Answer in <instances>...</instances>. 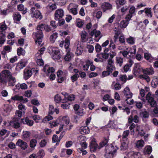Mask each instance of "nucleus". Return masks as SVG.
<instances>
[{
    "instance_id": "1",
    "label": "nucleus",
    "mask_w": 158,
    "mask_h": 158,
    "mask_svg": "<svg viewBox=\"0 0 158 158\" xmlns=\"http://www.w3.org/2000/svg\"><path fill=\"white\" fill-rule=\"evenodd\" d=\"M7 82L9 86H13L15 85L16 80L10 72L8 70H4L0 73V83H4Z\"/></svg>"
},
{
    "instance_id": "2",
    "label": "nucleus",
    "mask_w": 158,
    "mask_h": 158,
    "mask_svg": "<svg viewBox=\"0 0 158 158\" xmlns=\"http://www.w3.org/2000/svg\"><path fill=\"white\" fill-rule=\"evenodd\" d=\"M116 149H115L113 146H106L105 148L106 153L105 154V158H113L114 154L116 152L118 148L115 146Z\"/></svg>"
},
{
    "instance_id": "3",
    "label": "nucleus",
    "mask_w": 158,
    "mask_h": 158,
    "mask_svg": "<svg viewBox=\"0 0 158 158\" xmlns=\"http://www.w3.org/2000/svg\"><path fill=\"white\" fill-rule=\"evenodd\" d=\"M36 32H34L32 35L36 39L35 42L36 44L40 45L42 42V39L43 38L44 35L42 31L41 30H38Z\"/></svg>"
},
{
    "instance_id": "4",
    "label": "nucleus",
    "mask_w": 158,
    "mask_h": 158,
    "mask_svg": "<svg viewBox=\"0 0 158 158\" xmlns=\"http://www.w3.org/2000/svg\"><path fill=\"white\" fill-rule=\"evenodd\" d=\"M30 13L32 17H35L36 19H41L43 16L40 11L34 7H32L30 10Z\"/></svg>"
},
{
    "instance_id": "5",
    "label": "nucleus",
    "mask_w": 158,
    "mask_h": 158,
    "mask_svg": "<svg viewBox=\"0 0 158 158\" xmlns=\"http://www.w3.org/2000/svg\"><path fill=\"white\" fill-rule=\"evenodd\" d=\"M146 98L145 100L147 101L148 102L152 107H155L156 106V102L151 93H148L146 96Z\"/></svg>"
},
{
    "instance_id": "6",
    "label": "nucleus",
    "mask_w": 158,
    "mask_h": 158,
    "mask_svg": "<svg viewBox=\"0 0 158 158\" xmlns=\"http://www.w3.org/2000/svg\"><path fill=\"white\" fill-rule=\"evenodd\" d=\"M36 29L37 30H41L42 31L44 30L47 32H49L52 30L50 26L43 23L38 25L36 27Z\"/></svg>"
},
{
    "instance_id": "7",
    "label": "nucleus",
    "mask_w": 158,
    "mask_h": 158,
    "mask_svg": "<svg viewBox=\"0 0 158 158\" xmlns=\"http://www.w3.org/2000/svg\"><path fill=\"white\" fill-rule=\"evenodd\" d=\"M64 12L63 9H59L56 10L54 14L55 20H58L61 19L64 16Z\"/></svg>"
},
{
    "instance_id": "8",
    "label": "nucleus",
    "mask_w": 158,
    "mask_h": 158,
    "mask_svg": "<svg viewBox=\"0 0 158 158\" xmlns=\"http://www.w3.org/2000/svg\"><path fill=\"white\" fill-rule=\"evenodd\" d=\"M53 53L52 58L55 60H59L61 58V55L59 50L56 49H54L52 50Z\"/></svg>"
},
{
    "instance_id": "9",
    "label": "nucleus",
    "mask_w": 158,
    "mask_h": 158,
    "mask_svg": "<svg viewBox=\"0 0 158 158\" xmlns=\"http://www.w3.org/2000/svg\"><path fill=\"white\" fill-rule=\"evenodd\" d=\"M17 146L20 147L23 150H25L28 147L27 144L26 142H24L21 139H19L16 143Z\"/></svg>"
},
{
    "instance_id": "10",
    "label": "nucleus",
    "mask_w": 158,
    "mask_h": 158,
    "mask_svg": "<svg viewBox=\"0 0 158 158\" xmlns=\"http://www.w3.org/2000/svg\"><path fill=\"white\" fill-rule=\"evenodd\" d=\"M12 99L14 100H19L21 102H22L23 103H25L28 102V99L26 98H24L22 96H19L18 95H15L14 97H12Z\"/></svg>"
},
{
    "instance_id": "11",
    "label": "nucleus",
    "mask_w": 158,
    "mask_h": 158,
    "mask_svg": "<svg viewBox=\"0 0 158 158\" xmlns=\"http://www.w3.org/2000/svg\"><path fill=\"white\" fill-rule=\"evenodd\" d=\"M124 95L128 99L131 98L132 96V94L130 92V89L129 87H127L124 90Z\"/></svg>"
},
{
    "instance_id": "12",
    "label": "nucleus",
    "mask_w": 158,
    "mask_h": 158,
    "mask_svg": "<svg viewBox=\"0 0 158 158\" xmlns=\"http://www.w3.org/2000/svg\"><path fill=\"white\" fill-rule=\"evenodd\" d=\"M21 122L23 124H27L29 126H31L33 125L34 121L27 118H26L24 119H21Z\"/></svg>"
},
{
    "instance_id": "13",
    "label": "nucleus",
    "mask_w": 158,
    "mask_h": 158,
    "mask_svg": "<svg viewBox=\"0 0 158 158\" xmlns=\"http://www.w3.org/2000/svg\"><path fill=\"white\" fill-rule=\"evenodd\" d=\"M90 148L91 152H95L98 148V144L95 141H92L90 145Z\"/></svg>"
},
{
    "instance_id": "14",
    "label": "nucleus",
    "mask_w": 158,
    "mask_h": 158,
    "mask_svg": "<svg viewBox=\"0 0 158 158\" xmlns=\"http://www.w3.org/2000/svg\"><path fill=\"white\" fill-rule=\"evenodd\" d=\"M79 131L81 134H86L89 132V129L87 126L81 127L79 129Z\"/></svg>"
},
{
    "instance_id": "15",
    "label": "nucleus",
    "mask_w": 158,
    "mask_h": 158,
    "mask_svg": "<svg viewBox=\"0 0 158 158\" xmlns=\"http://www.w3.org/2000/svg\"><path fill=\"white\" fill-rule=\"evenodd\" d=\"M102 8L103 11L105 12L107 10H110L112 8V5L109 3L104 2L102 5Z\"/></svg>"
},
{
    "instance_id": "16",
    "label": "nucleus",
    "mask_w": 158,
    "mask_h": 158,
    "mask_svg": "<svg viewBox=\"0 0 158 158\" xmlns=\"http://www.w3.org/2000/svg\"><path fill=\"white\" fill-rule=\"evenodd\" d=\"M32 72L31 70L25 69L24 71V77L25 79H27L32 75Z\"/></svg>"
},
{
    "instance_id": "17",
    "label": "nucleus",
    "mask_w": 158,
    "mask_h": 158,
    "mask_svg": "<svg viewBox=\"0 0 158 158\" xmlns=\"http://www.w3.org/2000/svg\"><path fill=\"white\" fill-rule=\"evenodd\" d=\"M113 63V61L112 59H110L108 61V65L106 67V69H109L110 71H113L114 69H115V68L114 66L112 65V64Z\"/></svg>"
},
{
    "instance_id": "18",
    "label": "nucleus",
    "mask_w": 158,
    "mask_h": 158,
    "mask_svg": "<svg viewBox=\"0 0 158 158\" xmlns=\"http://www.w3.org/2000/svg\"><path fill=\"white\" fill-rule=\"evenodd\" d=\"M11 107L10 106L6 105L4 106L3 107V114L5 115H7L11 110Z\"/></svg>"
},
{
    "instance_id": "19",
    "label": "nucleus",
    "mask_w": 158,
    "mask_h": 158,
    "mask_svg": "<svg viewBox=\"0 0 158 158\" xmlns=\"http://www.w3.org/2000/svg\"><path fill=\"white\" fill-rule=\"evenodd\" d=\"M83 47L80 44L77 45L76 53L77 55H81L83 51Z\"/></svg>"
},
{
    "instance_id": "20",
    "label": "nucleus",
    "mask_w": 158,
    "mask_h": 158,
    "mask_svg": "<svg viewBox=\"0 0 158 158\" xmlns=\"http://www.w3.org/2000/svg\"><path fill=\"white\" fill-rule=\"evenodd\" d=\"M54 2L56 4L61 6L65 4L66 0H53Z\"/></svg>"
},
{
    "instance_id": "21",
    "label": "nucleus",
    "mask_w": 158,
    "mask_h": 158,
    "mask_svg": "<svg viewBox=\"0 0 158 158\" xmlns=\"http://www.w3.org/2000/svg\"><path fill=\"white\" fill-rule=\"evenodd\" d=\"M158 84V78L156 77H153V79L151 82V85L152 87L155 88Z\"/></svg>"
},
{
    "instance_id": "22",
    "label": "nucleus",
    "mask_w": 158,
    "mask_h": 158,
    "mask_svg": "<svg viewBox=\"0 0 158 158\" xmlns=\"http://www.w3.org/2000/svg\"><path fill=\"white\" fill-rule=\"evenodd\" d=\"M26 65V63L25 61L22 60L18 63L17 66V69H23V67H25Z\"/></svg>"
},
{
    "instance_id": "23",
    "label": "nucleus",
    "mask_w": 158,
    "mask_h": 158,
    "mask_svg": "<svg viewBox=\"0 0 158 158\" xmlns=\"http://www.w3.org/2000/svg\"><path fill=\"white\" fill-rule=\"evenodd\" d=\"M128 142L127 140L126 142H123L120 147V150H125L127 149L128 148Z\"/></svg>"
},
{
    "instance_id": "24",
    "label": "nucleus",
    "mask_w": 158,
    "mask_h": 158,
    "mask_svg": "<svg viewBox=\"0 0 158 158\" xmlns=\"http://www.w3.org/2000/svg\"><path fill=\"white\" fill-rule=\"evenodd\" d=\"M87 33L85 31H81V40L83 42H85L87 41L86 40Z\"/></svg>"
},
{
    "instance_id": "25",
    "label": "nucleus",
    "mask_w": 158,
    "mask_h": 158,
    "mask_svg": "<svg viewBox=\"0 0 158 158\" xmlns=\"http://www.w3.org/2000/svg\"><path fill=\"white\" fill-rule=\"evenodd\" d=\"M129 23V22L126 20L121 21L120 23V26L121 28H124L126 27Z\"/></svg>"
},
{
    "instance_id": "26",
    "label": "nucleus",
    "mask_w": 158,
    "mask_h": 158,
    "mask_svg": "<svg viewBox=\"0 0 158 158\" xmlns=\"http://www.w3.org/2000/svg\"><path fill=\"white\" fill-rule=\"evenodd\" d=\"M134 70L135 73H136L137 74V73H140L142 72L143 69L139 65H138L136 66V68L134 69Z\"/></svg>"
},
{
    "instance_id": "27",
    "label": "nucleus",
    "mask_w": 158,
    "mask_h": 158,
    "mask_svg": "<svg viewBox=\"0 0 158 158\" xmlns=\"http://www.w3.org/2000/svg\"><path fill=\"white\" fill-rule=\"evenodd\" d=\"M144 141L143 140L140 139L137 141L136 143V146L138 148H142L143 146Z\"/></svg>"
},
{
    "instance_id": "28",
    "label": "nucleus",
    "mask_w": 158,
    "mask_h": 158,
    "mask_svg": "<svg viewBox=\"0 0 158 158\" xmlns=\"http://www.w3.org/2000/svg\"><path fill=\"white\" fill-rule=\"evenodd\" d=\"M73 57V54L70 52H68L65 56L64 59L66 61L70 60Z\"/></svg>"
},
{
    "instance_id": "29",
    "label": "nucleus",
    "mask_w": 158,
    "mask_h": 158,
    "mask_svg": "<svg viewBox=\"0 0 158 158\" xmlns=\"http://www.w3.org/2000/svg\"><path fill=\"white\" fill-rule=\"evenodd\" d=\"M31 135V133L28 131H23V137L24 139H29Z\"/></svg>"
},
{
    "instance_id": "30",
    "label": "nucleus",
    "mask_w": 158,
    "mask_h": 158,
    "mask_svg": "<svg viewBox=\"0 0 158 158\" xmlns=\"http://www.w3.org/2000/svg\"><path fill=\"white\" fill-rule=\"evenodd\" d=\"M6 40V36L3 33L0 34V44H2L5 42Z\"/></svg>"
},
{
    "instance_id": "31",
    "label": "nucleus",
    "mask_w": 158,
    "mask_h": 158,
    "mask_svg": "<svg viewBox=\"0 0 158 158\" xmlns=\"http://www.w3.org/2000/svg\"><path fill=\"white\" fill-rule=\"evenodd\" d=\"M58 37V34L56 32L53 34L50 37V41L52 43H54Z\"/></svg>"
},
{
    "instance_id": "32",
    "label": "nucleus",
    "mask_w": 158,
    "mask_h": 158,
    "mask_svg": "<svg viewBox=\"0 0 158 158\" xmlns=\"http://www.w3.org/2000/svg\"><path fill=\"white\" fill-rule=\"evenodd\" d=\"M132 61L131 60L129 61L130 64L129 65H125L123 68V69L125 72H127L128 71L129 69V67H131L132 64Z\"/></svg>"
},
{
    "instance_id": "33",
    "label": "nucleus",
    "mask_w": 158,
    "mask_h": 158,
    "mask_svg": "<svg viewBox=\"0 0 158 158\" xmlns=\"http://www.w3.org/2000/svg\"><path fill=\"white\" fill-rule=\"evenodd\" d=\"M17 53L19 56L24 55L25 53V51L22 48H19L17 49Z\"/></svg>"
},
{
    "instance_id": "34",
    "label": "nucleus",
    "mask_w": 158,
    "mask_h": 158,
    "mask_svg": "<svg viewBox=\"0 0 158 158\" xmlns=\"http://www.w3.org/2000/svg\"><path fill=\"white\" fill-rule=\"evenodd\" d=\"M62 104L61 105V107L64 109H68L70 107V104L68 102H62Z\"/></svg>"
},
{
    "instance_id": "35",
    "label": "nucleus",
    "mask_w": 158,
    "mask_h": 158,
    "mask_svg": "<svg viewBox=\"0 0 158 158\" xmlns=\"http://www.w3.org/2000/svg\"><path fill=\"white\" fill-rule=\"evenodd\" d=\"M106 71H104L102 73V75L103 77H105L109 75L110 73H112L113 71H110L109 69H106Z\"/></svg>"
},
{
    "instance_id": "36",
    "label": "nucleus",
    "mask_w": 158,
    "mask_h": 158,
    "mask_svg": "<svg viewBox=\"0 0 158 158\" xmlns=\"http://www.w3.org/2000/svg\"><path fill=\"white\" fill-rule=\"evenodd\" d=\"M126 40L127 42L131 44H133L135 43V38L133 37L130 36L126 39Z\"/></svg>"
},
{
    "instance_id": "37",
    "label": "nucleus",
    "mask_w": 158,
    "mask_h": 158,
    "mask_svg": "<svg viewBox=\"0 0 158 158\" xmlns=\"http://www.w3.org/2000/svg\"><path fill=\"white\" fill-rule=\"evenodd\" d=\"M54 100L56 102L59 103L62 100L60 96L58 94L56 95L54 97Z\"/></svg>"
},
{
    "instance_id": "38",
    "label": "nucleus",
    "mask_w": 158,
    "mask_h": 158,
    "mask_svg": "<svg viewBox=\"0 0 158 158\" xmlns=\"http://www.w3.org/2000/svg\"><path fill=\"white\" fill-rule=\"evenodd\" d=\"M37 141L35 139H32L30 141V147L32 148L35 147Z\"/></svg>"
},
{
    "instance_id": "39",
    "label": "nucleus",
    "mask_w": 158,
    "mask_h": 158,
    "mask_svg": "<svg viewBox=\"0 0 158 158\" xmlns=\"http://www.w3.org/2000/svg\"><path fill=\"white\" fill-rule=\"evenodd\" d=\"M108 126L109 128H114L115 127V124L114 123V121L110 120L108 124Z\"/></svg>"
},
{
    "instance_id": "40",
    "label": "nucleus",
    "mask_w": 158,
    "mask_h": 158,
    "mask_svg": "<svg viewBox=\"0 0 158 158\" xmlns=\"http://www.w3.org/2000/svg\"><path fill=\"white\" fill-rule=\"evenodd\" d=\"M129 134V131L128 130H127L126 131H123L122 137V139H126V140H127V137L128 136ZM124 141V140H123Z\"/></svg>"
},
{
    "instance_id": "41",
    "label": "nucleus",
    "mask_w": 158,
    "mask_h": 158,
    "mask_svg": "<svg viewBox=\"0 0 158 158\" xmlns=\"http://www.w3.org/2000/svg\"><path fill=\"white\" fill-rule=\"evenodd\" d=\"M21 19V16L20 14L18 13H16L14 15V19L15 21H19Z\"/></svg>"
},
{
    "instance_id": "42",
    "label": "nucleus",
    "mask_w": 158,
    "mask_h": 158,
    "mask_svg": "<svg viewBox=\"0 0 158 158\" xmlns=\"http://www.w3.org/2000/svg\"><path fill=\"white\" fill-rule=\"evenodd\" d=\"M141 155L139 152H133L131 158H140Z\"/></svg>"
},
{
    "instance_id": "43",
    "label": "nucleus",
    "mask_w": 158,
    "mask_h": 158,
    "mask_svg": "<svg viewBox=\"0 0 158 158\" xmlns=\"http://www.w3.org/2000/svg\"><path fill=\"white\" fill-rule=\"evenodd\" d=\"M79 76V75L77 73H75L73 76H71V79L72 82H74L76 81Z\"/></svg>"
},
{
    "instance_id": "44",
    "label": "nucleus",
    "mask_w": 158,
    "mask_h": 158,
    "mask_svg": "<svg viewBox=\"0 0 158 158\" xmlns=\"http://www.w3.org/2000/svg\"><path fill=\"white\" fill-rule=\"evenodd\" d=\"M117 63L119 64L120 66H121L123 63V59L119 57H117L116 58Z\"/></svg>"
},
{
    "instance_id": "45",
    "label": "nucleus",
    "mask_w": 158,
    "mask_h": 158,
    "mask_svg": "<svg viewBox=\"0 0 158 158\" xmlns=\"http://www.w3.org/2000/svg\"><path fill=\"white\" fill-rule=\"evenodd\" d=\"M153 10L155 15L158 18V4L155 6L153 8Z\"/></svg>"
},
{
    "instance_id": "46",
    "label": "nucleus",
    "mask_w": 158,
    "mask_h": 158,
    "mask_svg": "<svg viewBox=\"0 0 158 158\" xmlns=\"http://www.w3.org/2000/svg\"><path fill=\"white\" fill-rule=\"evenodd\" d=\"M61 123H65L66 124H68L69 123V120L68 118L66 117H63L61 120Z\"/></svg>"
},
{
    "instance_id": "47",
    "label": "nucleus",
    "mask_w": 158,
    "mask_h": 158,
    "mask_svg": "<svg viewBox=\"0 0 158 158\" xmlns=\"http://www.w3.org/2000/svg\"><path fill=\"white\" fill-rule=\"evenodd\" d=\"M50 25L53 29L56 28L58 26V23H56V21H51L50 22Z\"/></svg>"
},
{
    "instance_id": "48",
    "label": "nucleus",
    "mask_w": 158,
    "mask_h": 158,
    "mask_svg": "<svg viewBox=\"0 0 158 158\" xmlns=\"http://www.w3.org/2000/svg\"><path fill=\"white\" fill-rule=\"evenodd\" d=\"M101 35V32L99 31H97L96 30L95 33V38H98V39L97 40V41H98L102 37V36L100 35Z\"/></svg>"
},
{
    "instance_id": "49",
    "label": "nucleus",
    "mask_w": 158,
    "mask_h": 158,
    "mask_svg": "<svg viewBox=\"0 0 158 158\" xmlns=\"http://www.w3.org/2000/svg\"><path fill=\"white\" fill-rule=\"evenodd\" d=\"M7 28V26L5 23L0 24V31H2H2L5 30Z\"/></svg>"
},
{
    "instance_id": "50",
    "label": "nucleus",
    "mask_w": 158,
    "mask_h": 158,
    "mask_svg": "<svg viewBox=\"0 0 158 158\" xmlns=\"http://www.w3.org/2000/svg\"><path fill=\"white\" fill-rule=\"evenodd\" d=\"M144 90L143 89H141L140 91V94L142 98L141 100L144 102H145L146 100L143 98L145 96Z\"/></svg>"
},
{
    "instance_id": "51",
    "label": "nucleus",
    "mask_w": 158,
    "mask_h": 158,
    "mask_svg": "<svg viewBox=\"0 0 158 158\" xmlns=\"http://www.w3.org/2000/svg\"><path fill=\"white\" fill-rule=\"evenodd\" d=\"M49 69L50 70H49V69H48L47 71L45 73L47 76H49V74L50 73H54L55 71V69L53 67H49Z\"/></svg>"
},
{
    "instance_id": "52",
    "label": "nucleus",
    "mask_w": 158,
    "mask_h": 158,
    "mask_svg": "<svg viewBox=\"0 0 158 158\" xmlns=\"http://www.w3.org/2000/svg\"><path fill=\"white\" fill-rule=\"evenodd\" d=\"M145 150L147 154H150L152 152V149L151 146H148L145 148Z\"/></svg>"
},
{
    "instance_id": "53",
    "label": "nucleus",
    "mask_w": 158,
    "mask_h": 158,
    "mask_svg": "<svg viewBox=\"0 0 158 158\" xmlns=\"http://www.w3.org/2000/svg\"><path fill=\"white\" fill-rule=\"evenodd\" d=\"M109 110H111V112L110 113V115H113L114 113L117 111V108L116 107L114 106L112 108H110Z\"/></svg>"
},
{
    "instance_id": "54",
    "label": "nucleus",
    "mask_w": 158,
    "mask_h": 158,
    "mask_svg": "<svg viewBox=\"0 0 158 158\" xmlns=\"http://www.w3.org/2000/svg\"><path fill=\"white\" fill-rule=\"evenodd\" d=\"M32 94V91L31 90H27L25 92V95L26 97L28 98L30 97Z\"/></svg>"
},
{
    "instance_id": "55",
    "label": "nucleus",
    "mask_w": 158,
    "mask_h": 158,
    "mask_svg": "<svg viewBox=\"0 0 158 158\" xmlns=\"http://www.w3.org/2000/svg\"><path fill=\"white\" fill-rule=\"evenodd\" d=\"M120 80L126 82L127 80V77L126 75H121L119 76Z\"/></svg>"
},
{
    "instance_id": "56",
    "label": "nucleus",
    "mask_w": 158,
    "mask_h": 158,
    "mask_svg": "<svg viewBox=\"0 0 158 158\" xmlns=\"http://www.w3.org/2000/svg\"><path fill=\"white\" fill-rule=\"evenodd\" d=\"M52 140L53 142L55 143L60 141V139L58 138L57 135H54L52 138Z\"/></svg>"
},
{
    "instance_id": "57",
    "label": "nucleus",
    "mask_w": 158,
    "mask_h": 158,
    "mask_svg": "<svg viewBox=\"0 0 158 158\" xmlns=\"http://www.w3.org/2000/svg\"><path fill=\"white\" fill-rule=\"evenodd\" d=\"M145 12L147 15L149 17H152V15L151 14V10L150 9L147 8Z\"/></svg>"
},
{
    "instance_id": "58",
    "label": "nucleus",
    "mask_w": 158,
    "mask_h": 158,
    "mask_svg": "<svg viewBox=\"0 0 158 158\" xmlns=\"http://www.w3.org/2000/svg\"><path fill=\"white\" fill-rule=\"evenodd\" d=\"M126 2L125 0H116V3L117 4L118 3L119 4L121 5H123Z\"/></svg>"
},
{
    "instance_id": "59",
    "label": "nucleus",
    "mask_w": 158,
    "mask_h": 158,
    "mask_svg": "<svg viewBox=\"0 0 158 158\" xmlns=\"http://www.w3.org/2000/svg\"><path fill=\"white\" fill-rule=\"evenodd\" d=\"M38 156H40V158H42L43 156H44V151L43 150H40L38 153Z\"/></svg>"
},
{
    "instance_id": "60",
    "label": "nucleus",
    "mask_w": 158,
    "mask_h": 158,
    "mask_svg": "<svg viewBox=\"0 0 158 158\" xmlns=\"http://www.w3.org/2000/svg\"><path fill=\"white\" fill-rule=\"evenodd\" d=\"M75 98V96L74 95L71 94L68 96L67 98V100L69 101H72L74 100Z\"/></svg>"
},
{
    "instance_id": "61",
    "label": "nucleus",
    "mask_w": 158,
    "mask_h": 158,
    "mask_svg": "<svg viewBox=\"0 0 158 158\" xmlns=\"http://www.w3.org/2000/svg\"><path fill=\"white\" fill-rule=\"evenodd\" d=\"M47 144V141L45 139H43L42 140L40 143V144L41 147H43L45 146Z\"/></svg>"
},
{
    "instance_id": "62",
    "label": "nucleus",
    "mask_w": 158,
    "mask_h": 158,
    "mask_svg": "<svg viewBox=\"0 0 158 158\" xmlns=\"http://www.w3.org/2000/svg\"><path fill=\"white\" fill-rule=\"evenodd\" d=\"M129 6H126L122 7L121 8V11L122 13H124L129 8Z\"/></svg>"
},
{
    "instance_id": "63",
    "label": "nucleus",
    "mask_w": 158,
    "mask_h": 158,
    "mask_svg": "<svg viewBox=\"0 0 158 158\" xmlns=\"http://www.w3.org/2000/svg\"><path fill=\"white\" fill-rule=\"evenodd\" d=\"M108 142V139H105L103 141L101 142L100 144L101 146V147H103V146L106 145Z\"/></svg>"
},
{
    "instance_id": "64",
    "label": "nucleus",
    "mask_w": 158,
    "mask_h": 158,
    "mask_svg": "<svg viewBox=\"0 0 158 158\" xmlns=\"http://www.w3.org/2000/svg\"><path fill=\"white\" fill-rule=\"evenodd\" d=\"M31 102L32 104L34 105L38 106L40 104L38 100L36 99H32L31 101Z\"/></svg>"
}]
</instances>
